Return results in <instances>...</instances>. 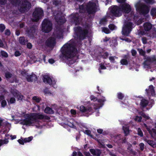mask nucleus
Masks as SVG:
<instances>
[{
	"instance_id": "obj_1",
	"label": "nucleus",
	"mask_w": 156,
	"mask_h": 156,
	"mask_svg": "<svg viewBox=\"0 0 156 156\" xmlns=\"http://www.w3.org/2000/svg\"><path fill=\"white\" fill-rule=\"evenodd\" d=\"M62 54L64 56L71 61L69 59H72L73 62H71L73 63L75 62L77 58V56H76L77 51L76 49L70 43H67L64 45L62 48Z\"/></svg>"
},
{
	"instance_id": "obj_2",
	"label": "nucleus",
	"mask_w": 156,
	"mask_h": 156,
	"mask_svg": "<svg viewBox=\"0 0 156 156\" xmlns=\"http://www.w3.org/2000/svg\"><path fill=\"white\" fill-rule=\"evenodd\" d=\"M25 119L20 122V124L27 126H33L37 119H42L44 116L42 114H30L24 115Z\"/></svg>"
},
{
	"instance_id": "obj_3",
	"label": "nucleus",
	"mask_w": 156,
	"mask_h": 156,
	"mask_svg": "<svg viewBox=\"0 0 156 156\" xmlns=\"http://www.w3.org/2000/svg\"><path fill=\"white\" fill-rule=\"evenodd\" d=\"M109 10L113 15L119 16L121 15L122 12L129 13L131 10V8L129 5L125 3L122 5L121 8L116 6H113L110 7Z\"/></svg>"
},
{
	"instance_id": "obj_4",
	"label": "nucleus",
	"mask_w": 156,
	"mask_h": 156,
	"mask_svg": "<svg viewBox=\"0 0 156 156\" xmlns=\"http://www.w3.org/2000/svg\"><path fill=\"white\" fill-rule=\"evenodd\" d=\"M19 0H10L12 4L14 5L17 6L19 10L21 12H25L29 9L30 3L25 0H22L19 2Z\"/></svg>"
},
{
	"instance_id": "obj_5",
	"label": "nucleus",
	"mask_w": 156,
	"mask_h": 156,
	"mask_svg": "<svg viewBox=\"0 0 156 156\" xmlns=\"http://www.w3.org/2000/svg\"><path fill=\"white\" fill-rule=\"evenodd\" d=\"M135 6L137 11L141 14H146L149 12L148 7L143 3L138 2L135 5Z\"/></svg>"
},
{
	"instance_id": "obj_6",
	"label": "nucleus",
	"mask_w": 156,
	"mask_h": 156,
	"mask_svg": "<svg viewBox=\"0 0 156 156\" xmlns=\"http://www.w3.org/2000/svg\"><path fill=\"white\" fill-rule=\"evenodd\" d=\"M52 29V24L47 19L45 20L43 22L42 26V30L43 31L48 33Z\"/></svg>"
},
{
	"instance_id": "obj_7",
	"label": "nucleus",
	"mask_w": 156,
	"mask_h": 156,
	"mask_svg": "<svg viewBox=\"0 0 156 156\" xmlns=\"http://www.w3.org/2000/svg\"><path fill=\"white\" fill-rule=\"evenodd\" d=\"M97 6L96 3L90 2L87 6L86 10L89 13H93L96 11Z\"/></svg>"
},
{
	"instance_id": "obj_8",
	"label": "nucleus",
	"mask_w": 156,
	"mask_h": 156,
	"mask_svg": "<svg viewBox=\"0 0 156 156\" xmlns=\"http://www.w3.org/2000/svg\"><path fill=\"white\" fill-rule=\"evenodd\" d=\"M21 73L22 75L26 77L27 80L28 82H33L37 80V77L34 74L28 75V73L25 70L22 71Z\"/></svg>"
},
{
	"instance_id": "obj_9",
	"label": "nucleus",
	"mask_w": 156,
	"mask_h": 156,
	"mask_svg": "<svg viewBox=\"0 0 156 156\" xmlns=\"http://www.w3.org/2000/svg\"><path fill=\"white\" fill-rule=\"evenodd\" d=\"M132 25V23H125L122 29V34L128 36L131 30Z\"/></svg>"
},
{
	"instance_id": "obj_10",
	"label": "nucleus",
	"mask_w": 156,
	"mask_h": 156,
	"mask_svg": "<svg viewBox=\"0 0 156 156\" xmlns=\"http://www.w3.org/2000/svg\"><path fill=\"white\" fill-rule=\"evenodd\" d=\"M43 11L41 8L36 9L33 13V20L37 21L43 15Z\"/></svg>"
},
{
	"instance_id": "obj_11",
	"label": "nucleus",
	"mask_w": 156,
	"mask_h": 156,
	"mask_svg": "<svg viewBox=\"0 0 156 156\" xmlns=\"http://www.w3.org/2000/svg\"><path fill=\"white\" fill-rule=\"evenodd\" d=\"M76 32L79 33L80 35L79 38L80 39H83L84 38L85 36L87 33V30H82L80 27L75 28L74 29Z\"/></svg>"
},
{
	"instance_id": "obj_12",
	"label": "nucleus",
	"mask_w": 156,
	"mask_h": 156,
	"mask_svg": "<svg viewBox=\"0 0 156 156\" xmlns=\"http://www.w3.org/2000/svg\"><path fill=\"white\" fill-rule=\"evenodd\" d=\"M43 81L44 83H48L50 85H54L56 83V81L54 80L51 79L47 76H45L44 77Z\"/></svg>"
},
{
	"instance_id": "obj_13",
	"label": "nucleus",
	"mask_w": 156,
	"mask_h": 156,
	"mask_svg": "<svg viewBox=\"0 0 156 156\" xmlns=\"http://www.w3.org/2000/svg\"><path fill=\"white\" fill-rule=\"evenodd\" d=\"M80 110L81 112L86 114H89V112H92V109L91 108L86 107L83 105L80 107Z\"/></svg>"
},
{
	"instance_id": "obj_14",
	"label": "nucleus",
	"mask_w": 156,
	"mask_h": 156,
	"mask_svg": "<svg viewBox=\"0 0 156 156\" xmlns=\"http://www.w3.org/2000/svg\"><path fill=\"white\" fill-rule=\"evenodd\" d=\"M55 39L53 37L49 38L46 41V44L48 46L52 47L55 44Z\"/></svg>"
},
{
	"instance_id": "obj_15",
	"label": "nucleus",
	"mask_w": 156,
	"mask_h": 156,
	"mask_svg": "<svg viewBox=\"0 0 156 156\" xmlns=\"http://www.w3.org/2000/svg\"><path fill=\"white\" fill-rule=\"evenodd\" d=\"M144 126L147 129L148 131H149L152 137H154L155 136H156V130L155 129H152L151 130H150V129L147 127L145 124H144Z\"/></svg>"
},
{
	"instance_id": "obj_16",
	"label": "nucleus",
	"mask_w": 156,
	"mask_h": 156,
	"mask_svg": "<svg viewBox=\"0 0 156 156\" xmlns=\"http://www.w3.org/2000/svg\"><path fill=\"white\" fill-rule=\"evenodd\" d=\"M14 97H16L19 100H21L23 99V96L20 93L17 91H16L13 93Z\"/></svg>"
},
{
	"instance_id": "obj_17",
	"label": "nucleus",
	"mask_w": 156,
	"mask_h": 156,
	"mask_svg": "<svg viewBox=\"0 0 156 156\" xmlns=\"http://www.w3.org/2000/svg\"><path fill=\"white\" fill-rule=\"evenodd\" d=\"M90 151L93 155L98 156L101 153L100 151L98 150L91 149L90 150Z\"/></svg>"
},
{
	"instance_id": "obj_18",
	"label": "nucleus",
	"mask_w": 156,
	"mask_h": 156,
	"mask_svg": "<svg viewBox=\"0 0 156 156\" xmlns=\"http://www.w3.org/2000/svg\"><path fill=\"white\" fill-rule=\"evenodd\" d=\"M105 101V99L104 97H102L101 99L98 100V102L99 103V105L98 106L97 108L95 107L94 108L97 109L101 107L103 105V102Z\"/></svg>"
},
{
	"instance_id": "obj_19",
	"label": "nucleus",
	"mask_w": 156,
	"mask_h": 156,
	"mask_svg": "<svg viewBox=\"0 0 156 156\" xmlns=\"http://www.w3.org/2000/svg\"><path fill=\"white\" fill-rule=\"evenodd\" d=\"M147 92L148 94H151L152 95H154V91L153 86L152 85L150 86L149 87L148 90Z\"/></svg>"
},
{
	"instance_id": "obj_20",
	"label": "nucleus",
	"mask_w": 156,
	"mask_h": 156,
	"mask_svg": "<svg viewBox=\"0 0 156 156\" xmlns=\"http://www.w3.org/2000/svg\"><path fill=\"white\" fill-rule=\"evenodd\" d=\"M144 29L146 30H149L151 28L152 26L151 24L149 23H145L144 25Z\"/></svg>"
},
{
	"instance_id": "obj_21",
	"label": "nucleus",
	"mask_w": 156,
	"mask_h": 156,
	"mask_svg": "<svg viewBox=\"0 0 156 156\" xmlns=\"http://www.w3.org/2000/svg\"><path fill=\"white\" fill-rule=\"evenodd\" d=\"M19 41L21 44L24 45L27 42V40L25 39L24 37H20L19 38Z\"/></svg>"
},
{
	"instance_id": "obj_22",
	"label": "nucleus",
	"mask_w": 156,
	"mask_h": 156,
	"mask_svg": "<svg viewBox=\"0 0 156 156\" xmlns=\"http://www.w3.org/2000/svg\"><path fill=\"white\" fill-rule=\"evenodd\" d=\"M145 140L150 145L153 147H156V143L153 141L145 139Z\"/></svg>"
},
{
	"instance_id": "obj_23",
	"label": "nucleus",
	"mask_w": 156,
	"mask_h": 156,
	"mask_svg": "<svg viewBox=\"0 0 156 156\" xmlns=\"http://www.w3.org/2000/svg\"><path fill=\"white\" fill-rule=\"evenodd\" d=\"M45 113L48 114H53L54 112L53 111L50 107H47L44 110Z\"/></svg>"
},
{
	"instance_id": "obj_24",
	"label": "nucleus",
	"mask_w": 156,
	"mask_h": 156,
	"mask_svg": "<svg viewBox=\"0 0 156 156\" xmlns=\"http://www.w3.org/2000/svg\"><path fill=\"white\" fill-rule=\"evenodd\" d=\"M4 98L3 96H1L0 97V99L2 100L1 102V105L2 107H4L7 105L6 101L5 100H4Z\"/></svg>"
},
{
	"instance_id": "obj_25",
	"label": "nucleus",
	"mask_w": 156,
	"mask_h": 156,
	"mask_svg": "<svg viewBox=\"0 0 156 156\" xmlns=\"http://www.w3.org/2000/svg\"><path fill=\"white\" fill-rule=\"evenodd\" d=\"M138 114L142 115L146 120L149 119H150L149 116L145 115L144 113L142 112H139Z\"/></svg>"
},
{
	"instance_id": "obj_26",
	"label": "nucleus",
	"mask_w": 156,
	"mask_h": 156,
	"mask_svg": "<svg viewBox=\"0 0 156 156\" xmlns=\"http://www.w3.org/2000/svg\"><path fill=\"white\" fill-rule=\"evenodd\" d=\"M123 129L126 135H127L129 133V128L128 126H123Z\"/></svg>"
},
{
	"instance_id": "obj_27",
	"label": "nucleus",
	"mask_w": 156,
	"mask_h": 156,
	"mask_svg": "<svg viewBox=\"0 0 156 156\" xmlns=\"http://www.w3.org/2000/svg\"><path fill=\"white\" fill-rule=\"evenodd\" d=\"M148 103V102L145 99H143L141 101L140 105L144 107L146 106Z\"/></svg>"
},
{
	"instance_id": "obj_28",
	"label": "nucleus",
	"mask_w": 156,
	"mask_h": 156,
	"mask_svg": "<svg viewBox=\"0 0 156 156\" xmlns=\"http://www.w3.org/2000/svg\"><path fill=\"white\" fill-rule=\"evenodd\" d=\"M151 13L153 17H156V9L154 8L152 9Z\"/></svg>"
},
{
	"instance_id": "obj_29",
	"label": "nucleus",
	"mask_w": 156,
	"mask_h": 156,
	"mask_svg": "<svg viewBox=\"0 0 156 156\" xmlns=\"http://www.w3.org/2000/svg\"><path fill=\"white\" fill-rule=\"evenodd\" d=\"M62 33L58 31L57 32V33H54V34L53 36H54L55 37H57L60 38L61 37L62 35Z\"/></svg>"
},
{
	"instance_id": "obj_30",
	"label": "nucleus",
	"mask_w": 156,
	"mask_h": 156,
	"mask_svg": "<svg viewBox=\"0 0 156 156\" xmlns=\"http://www.w3.org/2000/svg\"><path fill=\"white\" fill-rule=\"evenodd\" d=\"M56 20L58 24H61L63 23H64L65 22L66 20L63 18H62V19H60L59 20H58L57 19V18H56Z\"/></svg>"
},
{
	"instance_id": "obj_31",
	"label": "nucleus",
	"mask_w": 156,
	"mask_h": 156,
	"mask_svg": "<svg viewBox=\"0 0 156 156\" xmlns=\"http://www.w3.org/2000/svg\"><path fill=\"white\" fill-rule=\"evenodd\" d=\"M32 136H30L28 138H25L24 139V142L25 143L31 141L33 139Z\"/></svg>"
},
{
	"instance_id": "obj_32",
	"label": "nucleus",
	"mask_w": 156,
	"mask_h": 156,
	"mask_svg": "<svg viewBox=\"0 0 156 156\" xmlns=\"http://www.w3.org/2000/svg\"><path fill=\"white\" fill-rule=\"evenodd\" d=\"M8 142V139H5L4 140H0V146L2 144H7Z\"/></svg>"
},
{
	"instance_id": "obj_33",
	"label": "nucleus",
	"mask_w": 156,
	"mask_h": 156,
	"mask_svg": "<svg viewBox=\"0 0 156 156\" xmlns=\"http://www.w3.org/2000/svg\"><path fill=\"white\" fill-rule=\"evenodd\" d=\"M5 77L9 79V78L12 77V74H11V73H10L9 72H6L5 73Z\"/></svg>"
},
{
	"instance_id": "obj_34",
	"label": "nucleus",
	"mask_w": 156,
	"mask_h": 156,
	"mask_svg": "<svg viewBox=\"0 0 156 156\" xmlns=\"http://www.w3.org/2000/svg\"><path fill=\"white\" fill-rule=\"evenodd\" d=\"M40 61L39 59H37L35 57H33V58H31V63H33L34 62H35L36 61Z\"/></svg>"
},
{
	"instance_id": "obj_35",
	"label": "nucleus",
	"mask_w": 156,
	"mask_h": 156,
	"mask_svg": "<svg viewBox=\"0 0 156 156\" xmlns=\"http://www.w3.org/2000/svg\"><path fill=\"white\" fill-rule=\"evenodd\" d=\"M72 121V120H70V122H67L66 123V124L70 127H74V125L71 122Z\"/></svg>"
},
{
	"instance_id": "obj_36",
	"label": "nucleus",
	"mask_w": 156,
	"mask_h": 156,
	"mask_svg": "<svg viewBox=\"0 0 156 156\" xmlns=\"http://www.w3.org/2000/svg\"><path fill=\"white\" fill-rule=\"evenodd\" d=\"M141 119L142 118L141 117H139L138 116H136L134 119V120L135 121L139 122L141 121Z\"/></svg>"
},
{
	"instance_id": "obj_37",
	"label": "nucleus",
	"mask_w": 156,
	"mask_h": 156,
	"mask_svg": "<svg viewBox=\"0 0 156 156\" xmlns=\"http://www.w3.org/2000/svg\"><path fill=\"white\" fill-rule=\"evenodd\" d=\"M102 31L106 34H108L110 33V31L109 29L106 28H103Z\"/></svg>"
},
{
	"instance_id": "obj_38",
	"label": "nucleus",
	"mask_w": 156,
	"mask_h": 156,
	"mask_svg": "<svg viewBox=\"0 0 156 156\" xmlns=\"http://www.w3.org/2000/svg\"><path fill=\"white\" fill-rule=\"evenodd\" d=\"M121 64L122 65H126L127 64V62L126 59H123L120 61Z\"/></svg>"
},
{
	"instance_id": "obj_39",
	"label": "nucleus",
	"mask_w": 156,
	"mask_h": 156,
	"mask_svg": "<svg viewBox=\"0 0 156 156\" xmlns=\"http://www.w3.org/2000/svg\"><path fill=\"white\" fill-rule=\"evenodd\" d=\"M138 135H140L141 136H143V133L141 130V129L140 128H138Z\"/></svg>"
},
{
	"instance_id": "obj_40",
	"label": "nucleus",
	"mask_w": 156,
	"mask_h": 156,
	"mask_svg": "<svg viewBox=\"0 0 156 156\" xmlns=\"http://www.w3.org/2000/svg\"><path fill=\"white\" fill-rule=\"evenodd\" d=\"M1 54L2 56L5 57H7L8 56L7 53L4 51H1Z\"/></svg>"
},
{
	"instance_id": "obj_41",
	"label": "nucleus",
	"mask_w": 156,
	"mask_h": 156,
	"mask_svg": "<svg viewBox=\"0 0 156 156\" xmlns=\"http://www.w3.org/2000/svg\"><path fill=\"white\" fill-rule=\"evenodd\" d=\"M33 99L37 102H39L40 101V99L36 96L33 97Z\"/></svg>"
},
{
	"instance_id": "obj_42",
	"label": "nucleus",
	"mask_w": 156,
	"mask_h": 156,
	"mask_svg": "<svg viewBox=\"0 0 156 156\" xmlns=\"http://www.w3.org/2000/svg\"><path fill=\"white\" fill-rule=\"evenodd\" d=\"M124 97V96L122 94L120 93L118 94V97L119 99H122Z\"/></svg>"
},
{
	"instance_id": "obj_43",
	"label": "nucleus",
	"mask_w": 156,
	"mask_h": 156,
	"mask_svg": "<svg viewBox=\"0 0 156 156\" xmlns=\"http://www.w3.org/2000/svg\"><path fill=\"white\" fill-rule=\"evenodd\" d=\"M16 101L15 98H11L9 101V103L10 104H12L15 102Z\"/></svg>"
},
{
	"instance_id": "obj_44",
	"label": "nucleus",
	"mask_w": 156,
	"mask_h": 156,
	"mask_svg": "<svg viewBox=\"0 0 156 156\" xmlns=\"http://www.w3.org/2000/svg\"><path fill=\"white\" fill-rule=\"evenodd\" d=\"M90 99L91 100L93 101H96L97 100V98L95 97L93 95H92L90 96Z\"/></svg>"
},
{
	"instance_id": "obj_45",
	"label": "nucleus",
	"mask_w": 156,
	"mask_h": 156,
	"mask_svg": "<svg viewBox=\"0 0 156 156\" xmlns=\"http://www.w3.org/2000/svg\"><path fill=\"white\" fill-rule=\"evenodd\" d=\"M5 27L4 25L1 24L0 25V30L1 31H3L5 29Z\"/></svg>"
},
{
	"instance_id": "obj_46",
	"label": "nucleus",
	"mask_w": 156,
	"mask_h": 156,
	"mask_svg": "<svg viewBox=\"0 0 156 156\" xmlns=\"http://www.w3.org/2000/svg\"><path fill=\"white\" fill-rule=\"evenodd\" d=\"M84 132L85 134H86L90 136H92V135H90L91 132L90 131L86 130L84 131Z\"/></svg>"
},
{
	"instance_id": "obj_47",
	"label": "nucleus",
	"mask_w": 156,
	"mask_h": 156,
	"mask_svg": "<svg viewBox=\"0 0 156 156\" xmlns=\"http://www.w3.org/2000/svg\"><path fill=\"white\" fill-rule=\"evenodd\" d=\"M145 2L147 3L150 4H152L154 3V0H145Z\"/></svg>"
},
{
	"instance_id": "obj_48",
	"label": "nucleus",
	"mask_w": 156,
	"mask_h": 156,
	"mask_svg": "<svg viewBox=\"0 0 156 156\" xmlns=\"http://www.w3.org/2000/svg\"><path fill=\"white\" fill-rule=\"evenodd\" d=\"M115 26L112 24H110L109 25V28L111 30H112L115 29Z\"/></svg>"
},
{
	"instance_id": "obj_49",
	"label": "nucleus",
	"mask_w": 156,
	"mask_h": 156,
	"mask_svg": "<svg viewBox=\"0 0 156 156\" xmlns=\"http://www.w3.org/2000/svg\"><path fill=\"white\" fill-rule=\"evenodd\" d=\"M140 147L141 150L143 151L144 148V144L143 143H141L140 144Z\"/></svg>"
},
{
	"instance_id": "obj_50",
	"label": "nucleus",
	"mask_w": 156,
	"mask_h": 156,
	"mask_svg": "<svg viewBox=\"0 0 156 156\" xmlns=\"http://www.w3.org/2000/svg\"><path fill=\"white\" fill-rule=\"evenodd\" d=\"M5 34L7 35H9L10 34V32L9 30H6L5 32Z\"/></svg>"
},
{
	"instance_id": "obj_51",
	"label": "nucleus",
	"mask_w": 156,
	"mask_h": 156,
	"mask_svg": "<svg viewBox=\"0 0 156 156\" xmlns=\"http://www.w3.org/2000/svg\"><path fill=\"white\" fill-rule=\"evenodd\" d=\"M116 58H117L115 57H110L109 58V59L111 61L113 62L114 60Z\"/></svg>"
},
{
	"instance_id": "obj_52",
	"label": "nucleus",
	"mask_w": 156,
	"mask_h": 156,
	"mask_svg": "<svg viewBox=\"0 0 156 156\" xmlns=\"http://www.w3.org/2000/svg\"><path fill=\"white\" fill-rule=\"evenodd\" d=\"M139 51L140 54L144 55L145 54V52L142 49L139 50Z\"/></svg>"
},
{
	"instance_id": "obj_53",
	"label": "nucleus",
	"mask_w": 156,
	"mask_h": 156,
	"mask_svg": "<svg viewBox=\"0 0 156 156\" xmlns=\"http://www.w3.org/2000/svg\"><path fill=\"white\" fill-rule=\"evenodd\" d=\"M18 142L20 144H23L24 143H25L24 142V140H21V139H19L18 140Z\"/></svg>"
},
{
	"instance_id": "obj_54",
	"label": "nucleus",
	"mask_w": 156,
	"mask_h": 156,
	"mask_svg": "<svg viewBox=\"0 0 156 156\" xmlns=\"http://www.w3.org/2000/svg\"><path fill=\"white\" fill-rule=\"evenodd\" d=\"M71 114L75 115L76 114V110L74 109H71L70 111Z\"/></svg>"
},
{
	"instance_id": "obj_55",
	"label": "nucleus",
	"mask_w": 156,
	"mask_h": 156,
	"mask_svg": "<svg viewBox=\"0 0 156 156\" xmlns=\"http://www.w3.org/2000/svg\"><path fill=\"white\" fill-rule=\"evenodd\" d=\"M142 41L144 44H145L147 43V39L143 37L142 38Z\"/></svg>"
},
{
	"instance_id": "obj_56",
	"label": "nucleus",
	"mask_w": 156,
	"mask_h": 156,
	"mask_svg": "<svg viewBox=\"0 0 156 156\" xmlns=\"http://www.w3.org/2000/svg\"><path fill=\"white\" fill-rule=\"evenodd\" d=\"M15 55L16 56H17L20 55V54L19 51H16L15 52Z\"/></svg>"
},
{
	"instance_id": "obj_57",
	"label": "nucleus",
	"mask_w": 156,
	"mask_h": 156,
	"mask_svg": "<svg viewBox=\"0 0 156 156\" xmlns=\"http://www.w3.org/2000/svg\"><path fill=\"white\" fill-rule=\"evenodd\" d=\"M131 52H132V55L133 56L135 55H136V51L134 50H132Z\"/></svg>"
},
{
	"instance_id": "obj_58",
	"label": "nucleus",
	"mask_w": 156,
	"mask_h": 156,
	"mask_svg": "<svg viewBox=\"0 0 156 156\" xmlns=\"http://www.w3.org/2000/svg\"><path fill=\"white\" fill-rule=\"evenodd\" d=\"M27 48H31L32 47V45L30 43H28L27 44Z\"/></svg>"
},
{
	"instance_id": "obj_59",
	"label": "nucleus",
	"mask_w": 156,
	"mask_h": 156,
	"mask_svg": "<svg viewBox=\"0 0 156 156\" xmlns=\"http://www.w3.org/2000/svg\"><path fill=\"white\" fill-rule=\"evenodd\" d=\"M48 61L51 64H53L54 62V60L52 59H49Z\"/></svg>"
},
{
	"instance_id": "obj_60",
	"label": "nucleus",
	"mask_w": 156,
	"mask_h": 156,
	"mask_svg": "<svg viewBox=\"0 0 156 156\" xmlns=\"http://www.w3.org/2000/svg\"><path fill=\"white\" fill-rule=\"evenodd\" d=\"M5 2V0H0V4H3Z\"/></svg>"
},
{
	"instance_id": "obj_61",
	"label": "nucleus",
	"mask_w": 156,
	"mask_h": 156,
	"mask_svg": "<svg viewBox=\"0 0 156 156\" xmlns=\"http://www.w3.org/2000/svg\"><path fill=\"white\" fill-rule=\"evenodd\" d=\"M10 137H11V139L12 140H13L14 139H15L16 138V135H11Z\"/></svg>"
},
{
	"instance_id": "obj_62",
	"label": "nucleus",
	"mask_w": 156,
	"mask_h": 156,
	"mask_svg": "<svg viewBox=\"0 0 156 156\" xmlns=\"http://www.w3.org/2000/svg\"><path fill=\"white\" fill-rule=\"evenodd\" d=\"M103 130L101 129H99L97 130L98 132L100 133H102Z\"/></svg>"
},
{
	"instance_id": "obj_63",
	"label": "nucleus",
	"mask_w": 156,
	"mask_h": 156,
	"mask_svg": "<svg viewBox=\"0 0 156 156\" xmlns=\"http://www.w3.org/2000/svg\"><path fill=\"white\" fill-rule=\"evenodd\" d=\"M117 1L120 3H122L125 2L126 0H117Z\"/></svg>"
},
{
	"instance_id": "obj_64",
	"label": "nucleus",
	"mask_w": 156,
	"mask_h": 156,
	"mask_svg": "<svg viewBox=\"0 0 156 156\" xmlns=\"http://www.w3.org/2000/svg\"><path fill=\"white\" fill-rule=\"evenodd\" d=\"M84 154L86 156H89L90 155V154L88 152H85Z\"/></svg>"
}]
</instances>
